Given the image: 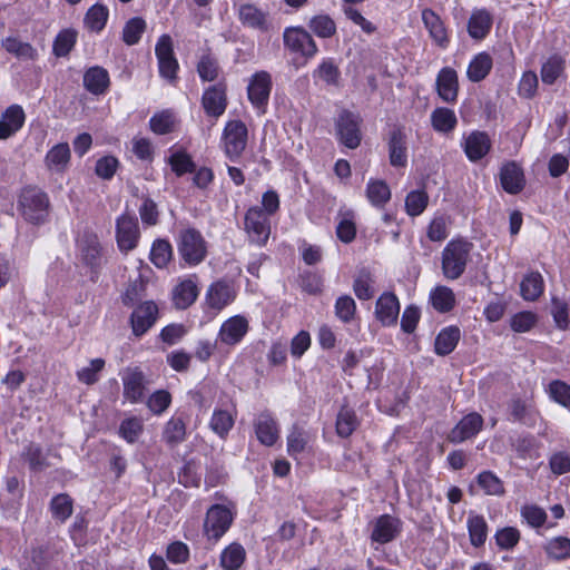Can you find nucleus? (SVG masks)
Returning <instances> with one entry per match:
<instances>
[{"label":"nucleus","instance_id":"f257e3e1","mask_svg":"<svg viewBox=\"0 0 570 570\" xmlns=\"http://www.w3.org/2000/svg\"><path fill=\"white\" fill-rule=\"evenodd\" d=\"M473 244L463 238L450 240L442 250V273L454 281L462 276L471 257Z\"/></svg>","mask_w":570,"mask_h":570},{"label":"nucleus","instance_id":"f03ea898","mask_svg":"<svg viewBox=\"0 0 570 570\" xmlns=\"http://www.w3.org/2000/svg\"><path fill=\"white\" fill-rule=\"evenodd\" d=\"M176 244L178 254L187 266H197L207 256V243L202 233L196 228L180 229Z\"/></svg>","mask_w":570,"mask_h":570},{"label":"nucleus","instance_id":"7ed1b4c3","mask_svg":"<svg viewBox=\"0 0 570 570\" xmlns=\"http://www.w3.org/2000/svg\"><path fill=\"white\" fill-rule=\"evenodd\" d=\"M19 209L26 220L41 224L49 210V199L46 193L38 188H24L19 196Z\"/></svg>","mask_w":570,"mask_h":570},{"label":"nucleus","instance_id":"20e7f679","mask_svg":"<svg viewBox=\"0 0 570 570\" xmlns=\"http://www.w3.org/2000/svg\"><path fill=\"white\" fill-rule=\"evenodd\" d=\"M234 520L232 511L223 504L212 505L204 521V535L216 543L228 531Z\"/></svg>","mask_w":570,"mask_h":570},{"label":"nucleus","instance_id":"39448f33","mask_svg":"<svg viewBox=\"0 0 570 570\" xmlns=\"http://www.w3.org/2000/svg\"><path fill=\"white\" fill-rule=\"evenodd\" d=\"M362 119L357 114L350 110H342L335 121V129L338 140L347 148L355 149L360 146Z\"/></svg>","mask_w":570,"mask_h":570},{"label":"nucleus","instance_id":"423d86ee","mask_svg":"<svg viewBox=\"0 0 570 570\" xmlns=\"http://www.w3.org/2000/svg\"><path fill=\"white\" fill-rule=\"evenodd\" d=\"M120 376L124 399L131 404L144 402L149 384L145 373L139 367H126Z\"/></svg>","mask_w":570,"mask_h":570},{"label":"nucleus","instance_id":"0eeeda50","mask_svg":"<svg viewBox=\"0 0 570 570\" xmlns=\"http://www.w3.org/2000/svg\"><path fill=\"white\" fill-rule=\"evenodd\" d=\"M244 226L250 243L266 245L271 235V222L261 207L253 206L246 212Z\"/></svg>","mask_w":570,"mask_h":570},{"label":"nucleus","instance_id":"6e6552de","mask_svg":"<svg viewBox=\"0 0 570 570\" xmlns=\"http://www.w3.org/2000/svg\"><path fill=\"white\" fill-rule=\"evenodd\" d=\"M284 46L291 52L299 53L306 59L313 58L318 48L312 36L302 27H287L283 32Z\"/></svg>","mask_w":570,"mask_h":570},{"label":"nucleus","instance_id":"1a4fd4ad","mask_svg":"<svg viewBox=\"0 0 570 570\" xmlns=\"http://www.w3.org/2000/svg\"><path fill=\"white\" fill-rule=\"evenodd\" d=\"M224 149L230 160L237 159L247 145V127L240 120L226 124L223 134Z\"/></svg>","mask_w":570,"mask_h":570},{"label":"nucleus","instance_id":"9d476101","mask_svg":"<svg viewBox=\"0 0 570 570\" xmlns=\"http://www.w3.org/2000/svg\"><path fill=\"white\" fill-rule=\"evenodd\" d=\"M140 237L138 220L127 213L116 220V239L121 252H129L137 247Z\"/></svg>","mask_w":570,"mask_h":570},{"label":"nucleus","instance_id":"9b49d317","mask_svg":"<svg viewBox=\"0 0 570 570\" xmlns=\"http://www.w3.org/2000/svg\"><path fill=\"white\" fill-rule=\"evenodd\" d=\"M155 53L160 76L170 82L175 81L179 66L174 55L173 41L169 35L160 36L155 47Z\"/></svg>","mask_w":570,"mask_h":570},{"label":"nucleus","instance_id":"f8f14e48","mask_svg":"<svg viewBox=\"0 0 570 570\" xmlns=\"http://www.w3.org/2000/svg\"><path fill=\"white\" fill-rule=\"evenodd\" d=\"M271 90L272 77L267 71H257L250 77L247 86V96L256 109L265 111Z\"/></svg>","mask_w":570,"mask_h":570},{"label":"nucleus","instance_id":"ddd939ff","mask_svg":"<svg viewBox=\"0 0 570 570\" xmlns=\"http://www.w3.org/2000/svg\"><path fill=\"white\" fill-rule=\"evenodd\" d=\"M254 429L257 440L266 445H274L279 438V428L271 412L264 411L254 420Z\"/></svg>","mask_w":570,"mask_h":570},{"label":"nucleus","instance_id":"4468645a","mask_svg":"<svg viewBox=\"0 0 570 570\" xmlns=\"http://www.w3.org/2000/svg\"><path fill=\"white\" fill-rule=\"evenodd\" d=\"M158 307L154 302H145L137 306L130 317L132 332L136 336L144 335L156 322Z\"/></svg>","mask_w":570,"mask_h":570},{"label":"nucleus","instance_id":"2eb2a0df","mask_svg":"<svg viewBox=\"0 0 570 570\" xmlns=\"http://www.w3.org/2000/svg\"><path fill=\"white\" fill-rule=\"evenodd\" d=\"M249 325L246 317L235 315L226 320L218 333V340L226 345H235L239 343L248 332Z\"/></svg>","mask_w":570,"mask_h":570},{"label":"nucleus","instance_id":"dca6fc26","mask_svg":"<svg viewBox=\"0 0 570 570\" xmlns=\"http://www.w3.org/2000/svg\"><path fill=\"white\" fill-rule=\"evenodd\" d=\"M237 12L238 19L244 26L262 32L268 31L271 27L268 11L263 10L253 3H244L239 6Z\"/></svg>","mask_w":570,"mask_h":570},{"label":"nucleus","instance_id":"f3484780","mask_svg":"<svg viewBox=\"0 0 570 570\" xmlns=\"http://www.w3.org/2000/svg\"><path fill=\"white\" fill-rule=\"evenodd\" d=\"M482 426L483 417L476 412L469 413L452 429L449 439L453 443L464 442L475 436Z\"/></svg>","mask_w":570,"mask_h":570},{"label":"nucleus","instance_id":"a211bd4d","mask_svg":"<svg viewBox=\"0 0 570 570\" xmlns=\"http://www.w3.org/2000/svg\"><path fill=\"white\" fill-rule=\"evenodd\" d=\"M438 96L445 102H455L459 92V81L456 71L450 67H444L438 73L435 80Z\"/></svg>","mask_w":570,"mask_h":570},{"label":"nucleus","instance_id":"6ab92c4d","mask_svg":"<svg viewBox=\"0 0 570 570\" xmlns=\"http://www.w3.org/2000/svg\"><path fill=\"white\" fill-rule=\"evenodd\" d=\"M235 291L224 281L213 283L206 292V304L210 309L222 311L235 299Z\"/></svg>","mask_w":570,"mask_h":570},{"label":"nucleus","instance_id":"aec40b11","mask_svg":"<svg viewBox=\"0 0 570 570\" xmlns=\"http://www.w3.org/2000/svg\"><path fill=\"white\" fill-rule=\"evenodd\" d=\"M26 120V115L21 106L11 105L1 115L0 118V140L8 139L19 131Z\"/></svg>","mask_w":570,"mask_h":570},{"label":"nucleus","instance_id":"412c9836","mask_svg":"<svg viewBox=\"0 0 570 570\" xmlns=\"http://www.w3.org/2000/svg\"><path fill=\"white\" fill-rule=\"evenodd\" d=\"M400 314V303L393 293L382 294L375 306V315L384 326L395 325Z\"/></svg>","mask_w":570,"mask_h":570},{"label":"nucleus","instance_id":"4be33fe9","mask_svg":"<svg viewBox=\"0 0 570 570\" xmlns=\"http://www.w3.org/2000/svg\"><path fill=\"white\" fill-rule=\"evenodd\" d=\"M493 17L485 8L474 9L468 22L469 36L475 40L484 39L491 30Z\"/></svg>","mask_w":570,"mask_h":570},{"label":"nucleus","instance_id":"5701e85b","mask_svg":"<svg viewBox=\"0 0 570 570\" xmlns=\"http://www.w3.org/2000/svg\"><path fill=\"white\" fill-rule=\"evenodd\" d=\"M500 180L503 189L509 194H518L524 187V175L521 167L514 163H507L500 171Z\"/></svg>","mask_w":570,"mask_h":570},{"label":"nucleus","instance_id":"b1692460","mask_svg":"<svg viewBox=\"0 0 570 570\" xmlns=\"http://www.w3.org/2000/svg\"><path fill=\"white\" fill-rule=\"evenodd\" d=\"M401 522L389 514L381 515L373 528L371 538L380 543L392 541L400 532Z\"/></svg>","mask_w":570,"mask_h":570},{"label":"nucleus","instance_id":"393cba45","mask_svg":"<svg viewBox=\"0 0 570 570\" xmlns=\"http://www.w3.org/2000/svg\"><path fill=\"white\" fill-rule=\"evenodd\" d=\"M491 148V141L485 132L473 131L464 141V151L471 161L483 158Z\"/></svg>","mask_w":570,"mask_h":570},{"label":"nucleus","instance_id":"a878e982","mask_svg":"<svg viewBox=\"0 0 570 570\" xmlns=\"http://www.w3.org/2000/svg\"><path fill=\"white\" fill-rule=\"evenodd\" d=\"M196 281L191 277L183 279L173 291L174 305L179 309L189 307L198 296Z\"/></svg>","mask_w":570,"mask_h":570},{"label":"nucleus","instance_id":"bb28decb","mask_svg":"<svg viewBox=\"0 0 570 570\" xmlns=\"http://www.w3.org/2000/svg\"><path fill=\"white\" fill-rule=\"evenodd\" d=\"M109 83V73L102 67H91L83 75V87L92 95L105 94Z\"/></svg>","mask_w":570,"mask_h":570},{"label":"nucleus","instance_id":"cd10ccee","mask_svg":"<svg viewBox=\"0 0 570 570\" xmlns=\"http://www.w3.org/2000/svg\"><path fill=\"white\" fill-rule=\"evenodd\" d=\"M203 107L208 116L219 117L226 109L225 90L218 86L209 87L202 98Z\"/></svg>","mask_w":570,"mask_h":570},{"label":"nucleus","instance_id":"c85d7f7f","mask_svg":"<svg viewBox=\"0 0 570 570\" xmlns=\"http://www.w3.org/2000/svg\"><path fill=\"white\" fill-rule=\"evenodd\" d=\"M70 160V148L67 142L57 144L45 157L47 168L55 173H62Z\"/></svg>","mask_w":570,"mask_h":570},{"label":"nucleus","instance_id":"c756f323","mask_svg":"<svg viewBox=\"0 0 570 570\" xmlns=\"http://www.w3.org/2000/svg\"><path fill=\"white\" fill-rule=\"evenodd\" d=\"M470 543L474 548L482 547L488 538V523L482 515L470 512L466 520Z\"/></svg>","mask_w":570,"mask_h":570},{"label":"nucleus","instance_id":"7c9ffc66","mask_svg":"<svg viewBox=\"0 0 570 570\" xmlns=\"http://www.w3.org/2000/svg\"><path fill=\"white\" fill-rule=\"evenodd\" d=\"M493 60L488 52H480L475 55L470 61L466 70L469 80L479 82L483 80L491 71Z\"/></svg>","mask_w":570,"mask_h":570},{"label":"nucleus","instance_id":"2f4dec72","mask_svg":"<svg viewBox=\"0 0 570 570\" xmlns=\"http://www.w3.org/2000/svg\"><path fill=\"white\" fill-rule=\"evenodd\" d=\"M246 559L244 547L237 542L227 546L220 553L219 563L224 570H239Z\"/></svg>","mask_w":570,"mask_h":570},{"label":"nucleus","instance_id":"473e14b6","mask_svg":"<svg viewBox=\"0 0 570 570\" xmlns=\"http://www.w3.org/2000/svg\"><path fill=\"white\" fill-rule=\"evenodd\" d=\"M390 163L394 167H403L407 161L405 135L400 130H393L390 142Z\"/></svg>","mask_w":570,"mask_h":570},{"label":"nucleus","instance_id":"72a5a7b5","mask_svg":"<svg viewBox=\"0 0 570 570\" xmlns=\"http://www.w3.org/2000/svg\"><path fill=\"white\" fill-rule=\"evenodd\" d=\"M80 250L83 262L95 268L100 265L101 261V245L97 235H85L80 242Z\"/></svg>","mask_w":570,"mask_h":570},{"label":"nucleus","instance_id":"f704fd0d","mask_svg":"<svg viewBox=\"0 0 570 570\" xmlns=\"http://www.w3.org/2000/svg\"><path fill=\"white\" fill-rule=\"evenodd\" d=\"M108 17L109 10L107 6L96 3L87 10L83 18V24L89 31L99 33L106 27Z\"/></svg>","mask_w":570,"mask_h":570},{"label":"nucleus","instance_id":"c9c22d12","mask_svg":"<svg viewBox=\"0 0 570 570\" xmlns=\"http://www.w3.org/2000/svg\"><path fill=\"white\" fill-rule=\"evenodd\" d=\"M235 424V414L228 410L215 409L210 421V430L220 439H226Z\"/></svg>","mask_w":570,"mask_h":570},{"label":"nucleus","instance_id":"e433bc0d","mask_svg":"<svg viewBox=\"0 0 570 570\" xmlns=\"http://www.w3.org/2000/svg\"><path fill=\"white\" fill-rule=\"evenodd\" d=\"M461 336L458 326H448L443 328L436 336L434 343V351L439 355L450 354L459 343Z\"/></svg>","mask_w":570,"mask_h":570},{"label":"nucleus","instance_id":"4c0bfd02","mask_svg":"<svg viewBox=\"0 0 570 570\" xmlns=\"http://www.w3.org/2000/svg\"><path fill=\"white\" fill-rule=\"evenodd\" d=\"M431 122L436 131L448 135L455 129L458 118L452 109L439 107L433 110Z\"/></svg>","mask_w":570,"mask_h":570},{"label":"nucleus","instance_id":"58836bf2","mask_svg":"<svg viewBox=\"0 0 570 570\" xmlns=\"http://www.w3.org/2000/svg\"><path fill=\"white\" fill-rule=\"evenodd\" d=\"M2 48L23 60H35L38 57L37 50L29 43L21 41L17 37H7L1 41Z\"/></svg>","mask_w":570,"mask_h":570},{"label":"nucleus","instance_id":"ea45409f","mask_svg":"<svg viewBox=\"0 0 570 570\" xmlns=\"http://www.w3.org/2000/svg\"><path fill=\"white\" fill-rule=\"evenodd\" d=\"M544 289V282L540 273L532 272L524 276L520 284V294L523 299L533 302L540 297Z\"/></svg>","mask_w":570,"mask_h":570},{"label":"nucleus","instance_id":"a19ab883","mask_svg":"<svg viewBox=\"0 0 570 570\" xmlns=\"http://www.w3.org/2000/svg\"><path fill=\"white\" fill-rule=\"evenodd\" d=\"M313 78L315 81L320 80L328 87H338L341 71L333 59H324L313 71Z\"/></svg>","mask_w":570,"mask_h":570},{"label":"nucleus","instance_id":"79ce46f5","mask_svg":"<svg viewBox=\"0 0 570 570\" xmlns=\"http://www.w3.org/2000/svg\"><path fill=\"white\" fill-rule=\"evenodd\" d=\"M360 422L353 409L343 405L336 416V433L341 438H348L358 426Z\"/></svg>","mask_w":570,"mask_h":570},{"label":"nucleus","instance_id":"37998d69","mask_svg":"<svg viewBox=\"0 0 570 570\" xmlns=\"http://www.w3.org/2000/svg\"><path fill=\"white\" fill-rule=\"evenodd\" d=\"M430 301L433 307L441 312L448 313L455 306V295L450 287L436 286L432 293H430Z\"/></svg>","mask_w":570,"mask_h":570},{"label":"nucleus","instance_id":"c03bdc74","mask_svg":"<svg viewBox=\"0 0 570 570\" xmlns=\"http://www.w3.org/2000/svg\"><path fill=\"white\" fill-rule=\"evenodd\" d=\"M186 438V424L181 417H171L165 425L163 439L169 446H176Z\"/></svg>","mask_w":570,"mask_h":570},{"label":"nucleus","instance_id":"a18cd8bd","mask_svg":"<svg viewBox=\"0 0 570 570\" xmlns=\"http://www.w3.org/2000/svg\"><path fill=\"white\" fill-rule=\"evenodd\" d=\"M566 61L559 55L550 56L541 67V80L543 83L552 85L561 76L564 70Z\"/></svg>","mask_w":570,"mask_h":570},{"label":"nucleus","instance_id":"49530a36","mask_svg":"<svg viewBox=\"0 0 570 570\" xmlns=\"http://www.w3.org/2000/svg\"><path fill=\"white\" fill-rule=\"evenodd\" d=\"M308 433L297 424L293 425L287 435V452L291 456L296 458L303 453L308 444Z\"/></svg>","mask_w":570,"mask_h":570},{"label":"nucleus","instance_id":"de8ad7c7","mask_svg":"<svg viewBox=\"0 0 570 570\" xmlns=\"http://www.w3.org/2000/svg\"><path fill=\"white\" fill-rule=\"evenodd\" d=\"M173 257V247L166 239H156L150 250V261L158 267L164 268L168 265Z\"/></svg>","mask_w":570,"mask_h":570},{"label":"nucleus","instance_id":"09e8293b","mask_svg":"<svg viewBox=\"0 0 570 570\" xmlns=\"http://www.w3.org/2000/svg\"><path fill=\"white\" fill-rule=\"evenodd\" d=\"M309 29L320 38H331L336 32L334 20L327 14L314 16L308 22Z\"/></svg>","mask_w":570,"mask_h":570},{"label":"nucleus","instance_id":"8fccbe9b","mask_svg":"<svg viewBox=\"0 0 570 570\" xmlns=\"http://www.w3.org/2000/svg\"><path fill=\"white\" fill-rule=\"evenodd\" d=\"M50 510L56 520L65 522L72 514V499L66 493H60L51 499Z\"/></svg>","mask_w":570,"mask_h":570},{"label":"nucleus","instance_id":"3c124183","mask_svg":"<svg viewBox=\"0 0 570 570\" xmlns=\"http://www.w3.org/2000/svg\"><path fill=\"white\" fill-rule=\"evenodd\" d=\"M77 41V31L65 29L58 33L53 41V53L57 57H66L72 50Z\"/></svg>","mask_w":570,"mask_h":570},{"label":"nucleus","instance_id":"603ef678","mask_svg":"<svg viewBox=\"0 0 570 570\" xmlns=\"http://www.w3.org/2000/svg\"><path fill=\"white\" fill-rule=\"evenodd\" d=\"M145 30L146 21L142 18L135 17L129 19L122 29L124 42L128 46L138 43Z\"/></svg>","mask_w":570,"mask_h":570},{"label":"nucleus","instance_id":"864d4df0","mask_svg":"<svg viewBox=\"0 0 570 570\" xmlns=\"http://www.w3.org/2000/svg\"><path fill=\"white\" fill-rule=\"evenodd\" d=\"M104 358H94L89 365L77 371L76 375L79 382L92 385L99 381V373L105 368Z\"/></svg>","mask_w":570,"mask_h":570},{"label":"nucleus","instance_id":"5fc2aeb1","mask_svg":"<svg viewBox=\"0 0 570 570\" xmlns=\"http://www.w3.org/2000/svg\"><path fill=\"white\" fill-rule=\"evenodd\" d=\"M366 195L374 206H382L390 199L391 191L383 180H373L367 185Z\"/></svg>","mask_w":570,"mask_h":570},{"label":"nucleus","instance_id":"6e6d98bb","mask_svg":"<svg viewBox=\"0 0 570 570\" xmlns=\"http://www.w3.org/2000/svg\"><path fill=\"white\" fill-rule=\"evenodd\" d=\"M478 484L488 495H502L504 487L502 481L491 471H483L478 475Z\"/></svg>","mask_w":570,"mask_h":570},{"label":"nucleus","instance_id":"4d7b16f0","mask_svg":"<svg viewBox=\"0 0 570 570\" xmlns=\"http://www.w3.org/2000/svg\"><path fill=\"white\" fill-rule=\"evenodd\" d=\"M173 171L177 176L195 171L196 165L191 157L185 151H175L168 159Z\"/></svg>","mask_w":570,"mask_h":570},{"label":"nucleus","instance_id":"13d9d810","mask_svg":"<svg viewBox=\"0 0 570 570\" xmlns=\"http://www.w3.org/2000/svg\"><path fill=\"white\" fill-rule=\"evenodd\" d=\"M335 315L343 323H350L356 313L355 301L350 295H342L335 302Z\"/></svg>","mask_w":570,"mask_h":570},{"label":"nucleus","instance_id":"bf43d9fd","mask_svg":"<svg viewBox=\"0 0 570 570\" xmlns=\"http://www.w3.org/2000/svg\"><path fill=\"white\" fill-rule=\"evenodd\" d=\"M371 274L363 269L358 273L353 283V291L358 299L367 301L373 297Z\"/></svg>","mask_w":570,"mask_h":570},{"label":"nucleus","instance_id":"052dcab7","mask_svg":"<svg viewBox=\"0 0 570 570\" xmlns=\"http://www.w3.org/2000/svg\"><path fill=\"white\" fill-rule=\"evenodd\" d=\"M546 551L549 557L557 560L570 558V539L566 537L553 538L548 542Z\"/></svg>","mask_w":570,"mask_h":570},{"label":"nucleus","instance_id":"680f3d73","mask_svg":"<svg viewBox=\"0 0 570 570\" xmlns=\"http://www.w3.org/2000/svg\"><path fill=\"white\" fill-rule=\"evenodd\" d=\"M142 432V421L138 417H129L121 422L119 434L128 442L135 443Z\"/></svg>","mask_w":570,"mask_h":570},{"label":"nucleus","instance_id":"e2e57ef3","mask_svg":"<svg viewBox=\"0 0 570 570\" xmlns=\"http://www.w3.org/2000/svg\"><path fill=\"white\" fill-rule=\"evenodd\" d=\"M174 116L169 111H161L159 114L154 115L150 118L149 125L150 129L158 135H165L173 130L174 128Z\"/></svg>","mask_w":570,"mask_h":570},{"label":"nucleus","instance_id":"0e129e2a","mask_svg":"<svg viewBox=\"0 0 570 570\" xmlns=\"http://www.w3.org/2000/svg\"><path fill=\"white\" fill-rule=\"evenodd\" d=\"M495 542L502 550H510L514 548L520 540V532L517 528L507 527L497 531Z\"/></svg>","mask_w":570,"mask_h":570},{"label":"nucleus","instance_id":"69168bd1","mask_svg":"<svg viewBox=\"0 0 570 570\" xmlns=\"http://www.w3.org/2000/svg\"><path fill=\"white\" fill-rule=\"evenodd\" d=\"M139 215L144 225L155 226L159 222V210L157 204L149 197L142 199L139 206Z\"/></svg>","mask_w":570,"mask_h":570},{"label":"nucleus","instance_id":"338daca9","mask_svg":"<svg viewBox=\"0 0 570 570\" xmlns=\"http://www.w3.org/2000/svg\"><path fill=\"white\" fill-rule=\"evenodd\" d=\"M549 393L553 401L570 411V385L561 381H553L549 385Z\"/></svg>","mask_w":570,"mask_h":570},{"label":"nucleus","instance_id":"774afa93","mask_svg":"<svg viewBox=\"0 0 570 570\" xmlns=\"http://www.w3.org/2000/svg\"><path fill=\"white\" fill-rule=\"evenodd\" d=\"M549 465L556 475L570 472V453L567 451L554 452L549 459Z\"/></svg>","mask_w":570,"mask_h":570}]
</instances>
